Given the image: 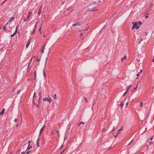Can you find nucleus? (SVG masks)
I'll return each mask as SVG.
<instances>
[{
	"instance_id": "nucleus-1",
	"label": "nucleus",
	"mask_w": 154,
	"mask_h": 154,
	"mask_svg": "<svg viewBox=\"0 0 154 154\" xmlns=\"http://www.w3.org/2000/svg\"><path fill=\"white\" fill-rule=\"evenodd\" d=\"M133 25L131 29H139V26H137V22H135V23L133 22Z\"/></svg>"
},
{
	"instance_id": "nucleus-2",
	"label": "nucleus",
	"mask_w": 154,
	"mask_h": 154,
	"mask_svg": "<svg viewBox=\"0 0 154 154\" xmlns=\"http://www.w3.org/2000/svg\"><path fill=\"white\" fill-rule=\"evenodd\" d=\"M46 127L45 125H44L41 128L40 130V132L39 133V135H40L43 131L44 130V129Z\"/></svg>"
},
{
	"instance_id": "nucleus-3",
	"label": "nucleus",
	"mask_w": 154,
	"mask_h": 154,
	"mask_svg": "<svg viewBox=\"0 0 154 154\" xmlns=\"http://www.w3.org/2000/svg\"><path fill=\"white\" fill-rule=\"evenodd\" d=\"M82 23V22H78L77 23H75L72 25L73 26H75L76 25L78 26H80Z\"/></svg>"
},
{
	"instance_id": "nucleus-4",
	"label": "nucleus",
	"mask_w": 154,
	"mask_h": 154,
	"mask_svg": "<svg viewBox=\"0 0 154 154\" xmlns=\"http://www.w3.org/2000/svg\"><path fill=\"white\" fill-rule=\"evenodd\" d=\"M17 26L16 27V30L15 31V32L13 34L11 35V36H10L11 37H14L16 35V34L17 33Z\"/></svg>"
},
{
	"instance_id": "nucleus-5",
	"label": "nucleus",
	"mask_w": 154,
	"mask_h": 154,
	"mask_svg": "<svg viewBox=\"0 0 154 154\" xmlns=\"http://www.w3.org/2000/svg\"><path fill=\"white\" fill-rule=\"evenodd\" d=\"M39 141L40 139L38 138L36 141V146L38 147L39 146Z\"/></svg>"
},
{
	"instance_id": "nucleus-6",
	"label": "nucleus",
	"mask_w": 154,
	"mask_h": 154,
	"mask_svg": "<svg viewBox=\"0 0 154 154\" xmlns=\"http://www.w3.org/2000/svg\"><path fill=\"white\" fill-rule=\"evenodd\" d=\"M28 15L27 16V20H28L29 17H30V16L32 14V11H29L28 12Z\"/></svg>"
},
{
	"instance_id": "nucleus-7",
	"label": "nucleus",
	"mask_w": 154,
	"mask_h": 154,
	"mask_svg": "<svg viewBox=\"0 0 154 154\" xmlns=\"http://www.w3.org/2000/svg\"><path fill=\"white\" fill-rule=\"evenodd\" d=\"M37 23L34 26V28L33 29V32H32V34H34L35 33V29H36V25H37Z\"/></svg>"
},
{
	"instance_id": "nucleus-8",
	"label": "nucleus",
	"mask_w": 154,
	"mask_h": 154,
	"mask_svg": "<svg viewBox=\"0 0 154 154\" xmlns=\"http://www.w3.org/2000/svg\"><path fill=\"white\" fill-rule=\"evenodd\" d=\"M45 46L46 45H45L43 46V47L41 51V52L42 53H43L44 52V51L45 50Z\"/></svg>"
},
{
	"instance_id": "nucleus-9",
	"label": "nucleus",
	"mask_w": 154,
	"mask_h": 154,
	"mask_svg": "<svg viewBox=\"0 0 154 154\" xmlns=\"http://www.w3.org/2000/svg\"><path fill=\"white\" fill-rule=\"evenodd\" d=\"M42 8V6L39 9V10L38 11V15H39L40 14H41V12Z\"/></svg>"
},
{
	"instance_id": "nucleus-10",
	"label": "nucleus",
	"mask_w": 154,
	"mask_h": 154,
	"mask_svg": "<svg viewBox=\"0 0 154 154\" xmlns=\"http://www.w3.org/2000/svg\"><path fill=\"white\" fill-rule=\"evenodd\" d=\"M5 109L3 108L1 112H0V116L1 115H3L5 112Z\"/></svg>"
},
{
	"instance_id": "nucleus-11",
	"label": "nucleus",
	"mask_w": 154,
	"mask_h": 154,
	"mask_svg": "<svg viewBox=\"0 0 154 154\" xmlns=\"http://www.w3.org/2000/svg\"><path fill=\"white\" fill-rule=\"evenodd\" d=\"M35 93H34V96H33V101H32L33 103L34 104V105H36V103H35V102H34V100H33L34 98H36V97H35Z\"/></svg>"
},
{
	"instance_id": "nucleus-12",
	"label": "nucleus",
	"mask_w": 154,
	"mask_h": 154,
	"mask_svg": "<svg viewBox=\"0 0 154 154\" xmlns=\"http://www.w3.org/2000/svg\"><path fill=\"white\" fill-rule=\"evenodd\" d=\"M30 43V42L29 41H28L27 42V43L26 46V48H27L28 46H29Z\"/></svg>"
},
{
	"instance_id": "nucleus-13",
	"label": "nucleus",
	"mask_w": 154,
	"mask_h": 154,
	"mask_svg": "<svg viewBox=\"0 0 154 154\" xmlns=\"http://www.w3.org/2000/svg\"><path fill=\"white\" fill-rule=\"evenodd\" d=\"M43 100L44 101H47L48 102L49 99H48V98L46 97V98H43Z\"/></svg>"
},
{
	"instance_id": "nucleus-14",
	"label": "nucleus",
	"mask_w": 154,
	"mask_h": 154,
	"mask_svg": "<svg viewBox=\"0 0 154 154\" xmlns=\"http://www.w3.org/2000/svg\"><path fill=\"white\" fill-rule=\"evenodd\" d=\"M131 87V85H130L127 86L126 90L128 91L130 88Z\"/></svg>"
},
{
	"instance_id": "nucleus-15",
	"label": "nucleus",
	"mask_w": 154,
	"mask_h": 154,
	"mask_svg": "<svg viewBox=\"0 0 154 154\" xmlns=\"http://www.w3.org/2000/svg\"><path fill=\"white\" fill-rule=\"evenodd\" d=\"M124 105V103L122 102H121V103L120 105V106L122 107H123Z\"/></svg>"
},
{
	"instance_id": "nucleus-16",
	"label": "nucleus",
	"mask_w": 154,
	"mask_h": 154,
	"mask_svg": "<svg viewBox=\"0 0 154 154\" xmlns=\"http://www.w3.org/2000/svg\"><path fill=\"white\" fill-rule=\"evenodd\" d=\"M15 18L14 17H13L11 19H10L9 20V22H11L13 20H14V19Z\"/></svg>"
},
{
	"instance_id": "nucleus-17",
	"label": "nucleus",
	"mask_w": 154,
	"mask_h": 154,
	"mask_svg": "<svg viewBox=\"0 0 154 154\" xmlns=\"http://www.w3.org/2000/svg\"><path fill=\"white\" fill-rule=\"evenodd\" d=\"M128 92V91L126 90V91L125 92V93L123 94V97L125 96V95Z\"/></svg>"
},
{
	"instance_id": "nucleus-18",
	"label": "nucleus",
	"mask_w": 154,
	"mask_h": 154,
	"mask_svg": "<svg viewBox=\"0 0 154 154\" xmlns=\"http://www.w3.org/2000/svg\"><path fill=\"white\" fill-rule=\"evenodd\" d=\"M34 79L35 80L36 79V71H35L34 72Z\"/></svg>"
},
{
	"instance_id": "nucleus-19",
	"label": "nucleus",
	"mask_w": 154,
	"mask_h": 154,
	"mask_svg": "<svg viewBox=\"0 0 154 154\" xmlns=\"http://www.w3.org/2000/svg\"><path fill=\"white\" fill-rule=\"evenodd\" d=\"M153 6V5L152 4H150L149 6V8H150V9Z\"/></svg>"
},
{
	"instance_id": "nucleus-20",
	"label": "nucleus",
	"mask_w": 154,
	"mask_h": 154,
	"mask_svg": "<svg viewBox=\"0 0 154 154\" xmlns=\"http://www.w3.org/2000/svg\"><path fill=\"white\" fill-rule=\"evenodd\" d=\"M32 147V146L30 147V146L28 145V146L26 150H29V149H30Z\"/></svg>"
},
{
	"instance_id": "nucleus-21",
	"label": "nucleus",
	"mask_w": 154,
	"mask_h": 154,
	"mask_svg": "<svg viewBox=\"0 0 154 154\" xmlns=\"http://www.w3.org/2000/svg\"><path fill=\"white\" fill-rule=\"evenodd\" d=\"M43 73L44 76L45 78L46 76V74H45V71L44 70L43 71Z\"/></svg>"
},
{
	"instance_id": "nucleus-22",
	"label": "nucleus",
	"mask_w": 154,
	"mask_h": 154,
	"mask_svg": "<svg viewBox=\"0 0 154 154\" xmlns=\"http://www.w3.org/2000/svg\"><path fill=\"white\" fill-rule=\"evenodd\" d=\"M126 56H125V57L124 58H122L121 60L122 61H123L124 60L126 59Z\"/></svg>"
},
{
	"instance_id": "nucleus-23",
	"label": "nucleus",
	"mask_w": 154,
	"mask_h": 154,
	"mask_svg": "<svg viewBox=\"0 0 154 154\" xmlns=\"http://www.w3.org/2000/svg\"><path fill=\"white\" fill-rule=\"evenodd\" d=\"M142 72V70H141L140 71V72H139V73L137 74V76H138L139 75V74Z\"/></svg>"
},
{
	"instance_id": "nucleus-24",
	"label": "nucleus",
	"mask_w": 154,
	"mask_h": 154,
	"mask_svg": "<svg viewBox=\"0 0 154 154\" xmlns=\"http://www.w3.org/2000/svg\"><path fill=\"white\" fill-rule=\"evenodd\" d=\"M51 101H52L50 97H49V100L48 102H49V103H51Z\"/></svg>"
},
{
	"instance_id": "nucleus-25",
	"label": "nucleus",
	"mask_w": 154,
	"mask_h": 154,
	"mask_svg": "<svg viewBox=\"0 0 154 154\" xmlns=\"http://www.w3.org/2000/svg\"><path fill=\"white\" fill-rule=\"evenodd\" d=\"M21 91V90H18L17 91V94H20V92Z\"/></svg>"
},
{
	"instance_id": "nucleus-26",
	"label": "nucleus",
	"mask_w": 154,
	"mask_h": 154,
	"mask_svg": "<svg viewBox=\"0 0 154 154\" xmlns=\"http://www.w3.org/2000/svg\"><path fill=\"white\" fill-rule=\"evenodd\" d=\"M143 103H142V102H141L140 103V106L141 107L143 106Z\"/></svg>"
},
{
	"instance_id": "nucleus-27",
	"label": "nucleus",
	"mask_w": 154,
	"mask_h": 154,
	"mask_svg": "<svg viewBox=\"0 0 154 154\" xmlns=\"http://www.w3.org/2000/svg\"><path fill=\"white\" fill-rule=\"evenodd\" d=\"M84 99H85V101H86V102H88L87 100V98H85V97H84Z\"/></svg>"
},
{
	"instance_id": "nucleus-28",
	"label": "nucleus",
	"mask_w": 154,
	"mask_h": 154,
	"mask_svg": "<svg viewBox=\"0 0 154 154\" xmlns=\"http://www.w3.org/2000/svg\"><path fill=\"white\" fill-rule=\"evenodd\" d=\"M40 98L39 97L38 100V103L39 104L40 103Z\"/></svg>"
},
{
	"instance_id": "nucleus-29",
	"label": "nucleus",
	"mask_w": 154,
	"mask_h": 154,
	"mask_svg": "<svg viewBox=\"0 0 154 154\" xmlns=\"http://www.w3.org/2000/svg\"><path fill=\"white\" fill-rule=\"evenodd\" d=\"M142 23L141 21H139V22H138V24L141 25V24H142Z\"/></svg>"
},
{
	"instance_id": "nucleus-30",
	"label": "nucleus",
	"mask_w": 154,
	"mask_h": 154,
	"mask_svg": "<svg viewBox=\"0 0 154 154\" xmlns=\"http://www.w3.org/2000/svg\"><path fill=\"white\" fill-rule=\"evenodd\" d=\"M38 96L40 97H41V92H40L38 94Z\"/></svg>"
},
{
	"instance_id": "nucleus-31",
	"label": "nucleus",
	"mask_w": 154,
	"mask_h": 154,
	"mask_svg": "<svg viewBox=\"0 0 154 154\" xmlns=\"http://www.w3.org/2000/svg\"><path fill=\"white\" fill-rule=\"evenodd\" d=\"M123 127V126H122V128H120L118 130V131H120L121 130H122V128Z\"/></svg>"
},
{
	"instance_id": "nucleus-32",
	"label": "nucleus",
	"mask_w": 154,
	"mask_h": 154,
	"mask_svg": "<svg viewBox=\"0 0 154 154\" xmlns=\"http://www.w3.org/2000/svg\"><path fill=\"white\" fill-rule=\"evenodd\" d=\"M31 142V141H30V140H29L28 141V145H29V146H30V143Z\"/></svg>"
},
{
	"instance_id": "nucleus-33",
	"label": "nucleus",
	"mask_w": 154,
	"mask_h": 154,
	"mask_svg": "<svg viewBox=\"0 0 154 154\" xmlns=\"http://www.w3.org/2000/svg\"><path fill=\"white\" fill-rule=\"evenodd\" d=\"M83 33L82 32H81L80 34V37H81L82 36H83Z\"/></svg>"
},
{
	"instance_id": "nucleus-34",
	"label": "nucleus",
	"mask_w": 154,
	"mask_h": 154,
	"mask_svg": "<svg viewBox=\"0 0 154 154\" xmlns=\"http://www.w3.org/2000/svg\"><path fill=\"white\" fill-rule=\"evenodd\" d=\"M80 124L84 125V122H80Z\"/></svg>"
},
{
	"instance_id": "nucleus-35",
	"label": "nucleus",
	"mask_w": 154,
	"mask_h": 154,
	"mask_svg": "<svg viewBox=\"0 0 154 154\" xmlns=\"http://www.w3.org/2000/svg\"><path fill=\"white\" fill-rule=\"evenodd\" d=\"M30 152V151H29V150H28V151L27 152V153H26V154H28L29 152Z\"/></svg>"
},
{
	"instance_id": "nucleus-36",
	"label": "nucleus",
	"mask_w": 154,
	"mask_h": 154,
	"mask_svg": "<svg viewBox=\"0 0 154 154\" xmlns=\"http://www.w3.org/2000/svg\"><path fill=\"white\" fill-rule=\"evenodd\" d=\"M27 20V19L26 20V18H24L23 19V20H24V22H25V21H26Z\"/></svg>"
},
{
	"instance_id": "nucleus-37",
	"label": "nucleus",
	"mask_w": 154,
	"mask_h": 154,
	"mask_svg": "<svg viewBox=\"0 0 154 154\" xmlns=\"http://www.w3.org/2000/svg\"><path fill=\"white\" fill-rule=\"evenodd\" d=\"M54 98L55 99H56V98H56V94H55L54 95Z\"/></svg>"
},
{
	"instance_id": "nucleus-38",
	"label": "nucleus",
	"mask_w": 154,
	"mask_h": 154,
	"mask_svg": "<svg viewBox=\"0 0 154 154\" xmlns=\"http://www.w3.org/2000/svg\"><path fill=\"white\" fill-rule=\"evenodd\" d=\"M40 59H38H38H37V61H40Z\"/></svg>"
},
{
	"instance_id": "nucleus-39",
	"label": "nucleus",
	"mask_w": 154,
	"mask_h": 154,
	"mask_svg": "<svg viewBox=\"0 0 154 154\" xmlns=\"http://www.w3.org/2000/svg\"><path fill=\"white\" fill-rule=\"evenodd\" d=\"M6 29V26H4V27L3 28V29L5 30Z\"/></svg>"
},
{
	"instance_id": "nucleus-40",
	"label": "nucleus",
	"mask_w": 154,
	"mask_h": 154,
	"mask_svg": "<svg viewBox=\"0 0 154 154\" xmlns=\"http://www.w3.org/2000/svg\"><path fill=\"white\" fill-rule=\"evenodd\" d=\"M138 85V84L137 85V87L134 89V90H136L137 88Z\"/></svg>"
},
{
	"instance_id": "nucleus-41",
	"label": "nucleus",
	"mask_w": 154,
	"mask_h": 154,
	"mask_svg": "<svg viewBox=\"0 0 154 154\" xmlns=\"http://www.w3.org/2000/svg\"><path fill=\"white\" fill-rule=\"evenodd\" d=\"M25 152H22L21 154H24L25 153Z\"/></svg>"
},
{
	"instance_id": "nucleus-42",
	"label": "nucleus",
	"mask_w": 154,
	"mask_h": 154,
	"mask_svg": "<svg viewBox=\"0 0 154 154\" xmlns=\"http://www.w3.org/2000/svg\"><path fill=\"white\" fill-rule=\"evenodd\" d=\"M17 121V119H15V120H14V122H16Z\"/></svg>"
},
{
	"instance_id": "nucleus-43",
	"label": "nucleus",
	"mask_w": 154,
	"mask_h": 154,
	"mask_svg": "<svg viewBox=\"0 0 154 154\" xmlns=\"http://www.w3.org/2000/svg\"><path fill=\"white\" fill-rule=\"evenodd\" d=\"M128 102L126 103V107H127L128 105Z\"/></svg>"
},
{
	"instance_id": "nucleus-44",
	"label": "nucleus",
	"mask_w": 154,
	"mask_h": 154,
	"mask_svg": "<svg viewBox=\"0 0 154 154\" xmlns=\"http://www.w3.org/2000/svg\"><path fill=\"white\" fill-rule=\"evenodd\" d=\"M38 108L39 107L38 105L36 104V105H35Z\"/></svg>"
},
{
	"instance_id": "nucleus-45",
	"label": "nucleus",
	"mask_w": 154,
	"mask_h": 154,
	"mask_svg": "<svg viewBox=\"0 0 154 154\" xmlns=\"http://www.w3.org/2000/svg\"><path fill=\"white\" fill-rule=\"evenodd\" d=\"M19 125V124H17V125H16V127H18Z\"/></svg>"
},
{
	"instance_id": "nucleus-46",
	"label": "nucleus",
	"mask_w": 154,
	"mask_h": 154,
	"mask_svg": "<svg viewBox=\"0 0 154 154\" xmlns=\"http://www.w3.org/2000/svg\"><path fill=\"white\" fill-rule=\"evenodd\" d=\"M119 132H118V133H117V134H116V135L115 136V137H117V136L118 135V134H119Z\"/></svg>"
},
{
	"instance_id": "nucleus-47",
	"label": "nucleus",
	"mask_w": 154,
	"mask_h": 154,
	"mask_svg": "<svg viewBox=\"0 0 154 154\" xmlns=\"http://www.w3.org/2000/svg\"><path fill=\"white\" fill-rule=\"evenodd\" d=\"M65 150H64L60 154H62L64 152Z\"/></svg>"
},
{
	"instance_id": "nucleus-48",
	"label": "nucleus",
	"mask_w": 154,
	"mask_h": 154,
	"mask_svg": "<svg viewBox=\"0 0 154 154\" xmlns=\"http://www.w3.org/2000/svg\"><path fill=\"white\" fill-rule=\"evenodd\" d=\"M81 124H80V123L78 125V126H79L80 125H81Z\"/></svg>"
},
{
	"instance_id": "nucleus-49",
	"label": "nucleus",
	"mask_w": 154,
	"mask_h": 154,
	"mask_svg": "<svg viewBox=\"0 0 154 154\" xmlns=\"http://www.w3.org/2000/svg\"><path fill=\"white\" fill-rule=\"evenodd\" d=\"M132 141V140L131 141V142L130 143H129V145H130L131 144V143Z\"/></svg>"
},
{
	"instance_id": "nucleus-50",
	"label": "nucleus",
	"mask_w": 154,
	"mask_h": 154,
	"mask_svg": "<svg viewBox=\"0 0 154 154\" xmlns=\"http://www.w3.org/2000/svg\"><path fill=\"white\" fill-rule=\"evenodd\" d=\"M148 17V16H146V18H147Z\"/></svg>"
},
{
	"instance_id": "nucleus-51",
	"label": "nucleus",
	"mask_w": 154,
	"mask_h": 154,
	"mask_svg": "<svg viewBox=\"0 0 154 154\" xmlns=\"http://www.w3.org/2000/svg\"><path fill=\"white\" fill-rule=\"evenodd\" d=\"M8 24V23H7L5 24V26H6V25H7Z\"/></svg>"
},
{
	"instance_id": "nucleus-52",
	"label": "nucleus",
	"mask_w": 154,
	"mask_h": 154,
	"mask_svg": "<svg viewBox=\"0 0 154 154\" xmlns=\"http://www.w3.org/2000/svg\"><path fill=\"white\" fill-rule=\"evenodd\" d=\"M102 129H103V131H104L105 129L104 128H103Z\"/></svg>"
},
{
	"instance_id": "nucleus-53",
	"label": "nucleus",
	"mask_w": 154,
	"mask_h": 154,
	"mask_svg": "<svg viewBox=\"0 0 154 154\" xmlns=\"http://www.w3.org/2000/svg\"><path fill=\"white\" fill-rule=\"evenodd\" d=\"M152 139H153V138L152 137L151 138V139H150V140H152Z\"/></svg>"
},
{
	"instance_id": "nucleus-54",
	"label": "nucleus",
	"mask_w": 154,
	"mask_h": 154,
	"mask_svg": "<svg viewBox=\"0 0 154 154\" xmlns=\"http://www.w3.org/2000/svg\"><path fill=\"white\" fill-rule=\"evenodd\" d=\"M63 145H62V146H61V147H60V149H61V148H62V147H63Z\"/></svg>"
},
{
	"instance_id": "nucleus-55",
	"label": "nucleus",
	"mask_w": 154,
	"mask_h": 154,
	"mask_svg": "<svg viewBox=\"0 0 154 154\" xmlns=\"http://www.w3.org/2000/svg\"><path fill=\"white\" fill-rule=\"evenodd\" d=\"M41 27H40V28L39 29V31H40L41 30Z\"/></svg>"
},
{
	"instance_id": "nucleus-56",
	"label": "nucleus",
	"mask_w": 154,
	"mask_h": 154,
	"mask_svg": "<svg viewBox=\"0 0 154 154\" xmlns=\"http://www.w3.org/2000/svg\"><path fill=\"white\" fill-rule=\"evenodd\" d=\"M152 62H154V57L153 59V60H152Z\"/></svg>"
},
{
	"instance_id": "nucleus-57",
	"label": "nucleus",
	"mask_w": 154,
	"mask_h": 154,
	"mask_svg": "<svg viewBox=\"0 0 154 154\" xmlns=\"http://www.w3.org/2000/svg\"><path fill=\"white\" fill-rule=\"evenodd\" d=\"M111 148V147H110L109 149L108 150V151L110 149V148Z\"/></svg>"
},
{
	"instance_id": "nucleus-58",
	"label": "nucleus",
	"mask_w": 154,
	"mask_h": 154,
	"mask_svg": "<svg viewBox=\"0 0 154 154\" xmlns=\"http://www.w3.org/2000/svg\"><path fill=\"white\" fill-rule=\"evenodd\" d=\"M88 10H89V11H92V10H89V9H88ZM92 11H94V10H92Z\"/></svg>"
},
{
	"instance_id": "nucleus-59",
	"label": "nucleus",
	"mask_w": 154,
	"mask_h": 154,
	"mask_svg": "<svg viewBox=\"0 0 154 154\" xmlns=\"http://www.w3.org/2000/svg\"><path fill=\"white\" fill-rule=\"evenodd\" d=\"M139 79V78L138 77H137L136 78V79Z\"/></svg>"
},
{
	"instance_id": "nucleus-60",
	"label": "nucleus",
	"mask_w": 154,
	"mask_h": 154,
	"mask_svg": "<svg viewBox=\"0 0 154 154\" xmlns=\"http://www.w3.org/2000/svg\"><path fill=\"white\" fill-rule=\"evenodd\" d=\"M142 40H143V39H141L140 40V42H141V41H142Z\"/></svg>"
},
{
	"instance_id": "nucleus-61",
	"label": "nucleus",
	"mask_w": 154,
	"mask_h": 154,
	"mask_svg": "<svg viewBox=\"0 0 154 154\" xmlns=\"http://www.w3.org/2000/svg\"><path fill=\"white\" fill-rule=\"evenodd\" d=\"M64 2H63V3H62V5H63V4H64Z\"/></svg>"
},
{
	"instance_id": "nucleus-62",
	"label": "nucleus",
	"mask_w": 154,
	"mask_h": 154,
	"mask_svg": "<svg viewBox=\"0 0 154 154\" xmlns=\"http://www.w3.org/2000/svg\"><path fill=\"white\" fill-rule=\"evenodd\" d=\"M114 130H115V129H114V128L112 130V131H113Z\"/></svg>"
},
{
	"instance_id": "nucleus-63",
	"label": "nucleus",
	"mask_w": 154,
	"mask_h": 154,
	"mask_svg": "<svg viewBox=\"0 0 154 154\" xmlns=\"http://www.w3.org/2000/svg\"><path fill=\"white\" fill-rule=\"evenodd\" d=\"M44 38H45V35H44Z\"/></svg>"
},
{
	"instance_id": "nucleus-64",
	"label": "nucleus",
	"mask_w": 154,
	"mask_h": 154,
	"mask_svg": "<svg viewBox=\"0 0 154 154\" xmlns=\"http://www.w3.org/2000/svg\"><path fill=\"white\" fill-rule=\"evenodd\" d=\"M14 88H13V89L12 90V91H13L14 90Z\"/></svg>"
}]
</instances>
